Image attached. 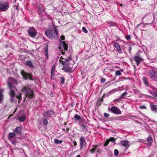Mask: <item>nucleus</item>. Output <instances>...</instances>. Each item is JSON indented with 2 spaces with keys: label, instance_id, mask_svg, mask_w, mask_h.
Returning <instances> with one entry per match:
<instances>
[{
  "label": "nucleus",
  "instance_id": "obj_1",
  "mask_svg": "<svg viewBox=\"0 0 157 157\" xmlns=\"http://www.w3.org/2000/svg\"><path fill=\"white\" fill-rule=\"evenodd\" d=\"M59 48L62 51V54L63 55V56L61 57L59 59L60 62L64 65L62 69L65 72H73L72 68L70 67L68 65L69 64L68 62L71 59V56H70L71 54H70L69 56L66 57L64 55L65 52H63V51H66L67 50L68 45L65 42H62L61 43L59 47Z\"/></svg>",
  "mask_w": 157,
  "mask_h": 157
},
{
  "label": "nucleus",
  "instance_id": "obj_2",
  "mask_svg": "<svg viewBox=\"0 0 157 157\" xmlns=\"http://www.w3.org/2000/svg\"><path fill=\"white\" fill-rule=\"evenodd\" d=\"M18 84V82L16 80L12 78H10L8 79L7 85L9 88L10 89V101L15 102L17 100V99H19L18 102L21 99V94L20 96L15 97V93L14 90L16 88L14 86L17 85Z\"/></svg>",
  "mask_w": 157,
  "mask_h": 157
},
{
  "label": "nucleus",
  "instance_id": "obj_3",
  "mask_svg": "<svg viewBox=\"0 0 157 157\" xmlns=\"http://www.w3.org/2000/svg\"><path fill=\"white\" fill-rule=\"evenodd\" d=\"M45 34L50 39H56L58 37L57 30L55 28L53 30H47Z\"/></svg>",
  "mask_w": 157,
  "mask_h": 157
},
{
  "label": "nucleus",
  "instance_id": "obj_4",
  "mask_svg": "<svg viewBox=\"0 0 157 157\" xmlns=\"http://www.w3.org/2000/svg\"><path fill=\"white\" fill-rule=\"evenodd\" d=\"M21 90L25 94L26 96H28L30 98H32L33 97L34 94L33 91L29 86L24 87Z\"/></svg>",
  "mask_w": 157,
  "mask_h": 157
},
{
  "label": "nucleus",
  "instance_id": "obj_5",
  "mask_svg": "<svg viewBox=\"0 0 157 157\" xmlns=\"http://www.w3.org/2000/svg\"><path fill=\"white\" fill-rule=\"evenodd\" d=\"M21 73L25 79H29L30 80H33V79L32 78L33 76L31 74L25 72L24 70L21 71Z\"/></svg>",
  "mask_w": 157,
  "mask_h": 157
},
{
  "label": "nucleus",
  "instance_id": "obj_6",
  "mask_svg": "<svg viewBox=\"0 0 157 157\" xmlns=\"http://www.w3.org/2000/svg\"><path fill=\"white\" fill-rule=\"evenodd\" d=\"M9 7V3L8 2L3 1L0 2V10L1 11H6Z\"/></svg>",
  "mask_w": 157,
  "mask_h": 157
},
{
  "label": "nucleus",
  "instance_id": "obj_7",
  "mask_svg": "<svg viewBox=\"0 0 157 157\" xmlns=\"http://www.w3.org/2000/svg\"><path fill=\"white\" fill-rule=\"evenodd\" d=\"M150 78L154 81H157V72L152 70L150 71L149 73Z\"/></svg>",
  "mask_w": 157,
  "mask_h": 157
},
{
  "label": "nucleus",
  "instance_id": "obj_8",
  "mask_svg": "<svg viewBox=\"0 0 157 157\" xmlns=\"http://www.w3.org/2000/svg\"><path fill=\"white\" fill-rule=\"evenodd\" d=\"M133 59L136 62L137 66H139L141 62L144 60L138 53H137L136 55L134 56Z\"/></svg>",
  "mask_w": 157,
  "mask_h": 157
},
{
  "label": "nucleus",
  "instance_id": "obj_9",
  "mask_svg": "<svg viewBox=\"0 0 157 157\" xmlns=\"http://www.w3.org/2000/svg\"><path fill=\"white\" fill-rule=\"evenodd\" d=\"M28 33L29 36L32 37H35L37 33L36 30L33 27H30L28 31Z\"/></svg>",
  "mask_w": 157,
  "mask_h": 157
},
{
  "label": "nucleus",
  "instance_id": "obj_10",
  "mask_svg": "<svg viewBox=\"0 0 157 157\" xmlns=\"http://www.w3.org/2000/svg\"><path fill=\"white\" fill-rule=\"evenodd\" d=\"M80 149L82 150L84 146L86 145V143L84 136H81L79 139Z\"/></svg>",
  "mask_w": 157,
  "mask_h": 157
},
{
  "label": "nucleus",
  "instance_id": "obj_11",
  "mask_svg": "<svg viewBox=\"0 0 157 157\" xmlns=\"http://www.w3.org/2000/svg\"><path fill=\"white\" fill-rule=\"evenodd\" d=\"M54 114V112L53 111L51 110H48L44 111L43 113L44 116L47 117H51L52 115Z\"/></svg>",
  "mask_w": 157,
  "mask_h": 157
},
{
  "label": "nucleus",
  "instance_id": "obj_12",
  "mask_svg": "<svg viewBox=\"0 0 157 157\" xmlns=\"http://www.w3.org/2000/svg\"><path fill=\"white\" fill-rule=\"evenodd\" d=\"M24 64L32 69L34 68V66L33 63L30 60H28L25 61Z\"/></svg>",
  "mask_w": 157,
  "mask_h": 157
},
{
  "label": "nucleus",
  "instance_id": "obj_13",
  "mask_svg": "<svg viewBox=\"0 0 157 157\" xmlns=\"http://www.w3.org/2000/svg\"><path fill=\"white\" fill-rule=\"evenodd\" d=\"M111 110L113 113L116 114H120L121 113V111L120 109L116 106L112 107Z\"/></svg>",
  "mask_w": 157,
  "mask_h": 157
},
{
  "label": "nucleus",
  "instance_id": "obj_14",
  "mask_svg": "<svg viewBox=\"0 0 157 157\" xmlns=\"http://www.w3.org/2000/svg\"><path fill=\"white\" fill-rule=\"evenodd\" d=\"M114 47L116 48V50L119 53H122L123 52L120 45L117 43L115 42L114 43Z\"/></svg>",
  "mask_w": 157,
  "mask_h": 157
},
{
  "label": "nucleus",
  "instance_id": "obj_15",
  "mask_svg": "<svg viewBox=\"0 0 157 157\" xmlns=\"http://www.w3.org/2000/svg\"><path fill=\"white\" fill-rule=\"evenodd\" d=\"M130 142L127 140H121L120 141L121 144L128 149L129 146Z\"/></svg>",
  "mask_w": 157,
  "mask_h": 157
},
{
  "label": "nucleus",
  "instance_id": "obj_16",
  "mask_svg": "<svg viewBox=\"0 0 157 157\" xmlns=\"http://www.w3.org/2000/svg\"><path fill=\"white\" fill-rule=\"evenodd\" d=\"M4 89L3 88L0 89V104L3 101L4 96L2 94L4 92Z\"/></svg>",
  "mask_w": 157,
  "mask_h": 157
},
{
  "label": "nucleus",
  "instance_id": "obj_17",
  "mask_svg": "<svg viewBox=\"0 0 157 157\" xmlns=\"http://www.w3.org/2000/svg\"><path fill=\"white\" fill-rule=\"evenodd\" d=\"M18 135L21 133V127H17L14 131Z\"/></svg>",
  "mask_w": 157,
  "mask_h": 157
},
{
  "label": "nucleus",
  "instance_id": "obj_18",
  "mask_svg": "<svg viewBox=\"0 0 157 157\" xmlns=\"http://www.w3.org/2000/svg\"><path fill=\"white\" fill-rule=\"evenodd\" d=\"M150 108L151 110L155 113L157 112V105H151Z\"/></svg>",
  "mask_w": 157,
  "mask_h": 157
},
{
  "label": "nucleus",
  "instance_id": "obj_19",
  "mask_svg": "<svg viewBox=\"0 0 157 157\" xmlns=\"http://www.w3.org/2000/svg\"><path fill=\"white\" fill-rule=\"evenodd\" d=\"M74 118L75 119L76 121H78L80 120H81V121L84 122V121H85V120L84 119H82L81 118L80 116L77 114H75L74 116Z\"/></svg>",
  "mask_w": 157,
  "mask_h": 157
},
{
  "label": "nucleus",
  "instance_id": "obj_20",
  "mask_svg": "<svg viewBox=\"0 0 157 157\" xmlns=\"http://www.w3.org/2000/svg\"><path fill=\"white\" fill-rule=\"evenodd\" d=\"M26 119V116L25 115H23L19 117L18 118L19 121L20 122H24Z\"/></svg>",
  "mask_w": 157,
  "mask_h": 157
},
{
  "label": "nucleus",
  "instance_id": "obj_21",
  "mask_svg": "<svg viewBox=\"0 0 157 157\" xmlns=\"http://www.w3.org/2000/svg\"><path fill=\"white\" fill-rule=\"evenodd\" d=\"M56 66L54 64L52 67L51 71V75L52 77L54 76L55 75V71Z\"/></svg>",
  "mask_w": 157,
  "mask_h": 157
},
{
  "label": "nucleus",
  "instance_id": "obj_22",
  "mask_svg": "<svg viewBox=\"0 0 157 157\" xmlns=\"http://www.w3.org/2000/svg\"><path fill=\"white\" fill-rule=\"evenodd\" d=\"M107 24L109 25L110 26H117V24L113 22L108 21L107 22Z\"/></svg>",
  "mask_w": 157,
  "mask_h": 157
},
{
  "label": "nucleus",
  "instance_id": "obj_23",
  "mask_svg": "<svg viewBox=\"0 0 157 157\" xmlns=\"http://www.w3.org/2000/svg\"><path fill=\"white\" fill-rule=\"evenodd\" d=\"M44 52L45 53V58L46 59H47L48 57V48L47 47L46 48Z\"/></svg>",
  "mask_w": 157,
  "mask_h": 157
},
{
  "label": "nucleus",
  "instance_id": "obj_24",
  "mask_svg": "<svg viewBox=\"0 0 157 157\" xmlns=\"http://www.w3.org/2000/svg\"><path fill=\"white\" fill-rule=\"evenodd\" d=\"M147 142L150 144H151L153 142L152 138L150 136H149V137L147 138Z\"/></svg>",
  "mask_w": 157,
  "mask_h": 157
},
{
  "label": "nucleus",
  "instance_id": "obj_25",
  "mask_svg": "<svg viewBox=\"0 0 157 157\" xmlns=\"http://www.w3.org/2000/svg\"><path fill=\"white\" fill-rule=\"evenodd\" d=\"M133 91L134 94H139L140 93V91L138 89H133Z\"/></svg>",
  "mask_w": 157,
  "mask_h": 157
},
{
  "label": "nucleus",
  "instance_id": "obj_26",
  "mask_svg": "<svg viewBox=\"0 0 157 157\" xmlns=\"http://www.w3.org/2000/svg\"><path fill=\"white\" fill-rule=\"evenodd\" d=\"M54 142L56 144H61L63 142L62 140H59L58 139H55L54 140Z\"/></svg>",
  "mask_w": 157,
  "mask_h": 157
},
{
  "label": "nucleus",
  "instance_id": "obj_27",
  "mask_svg": "<svg viewBox=\"0 0 157 157\" xmlns=\"http://www.w3.org/2000/svg\"><path fill=\"white\" fill-rule=\"evenodd\" d=\"M143 80L145 84L147 86H148L149 83L147 81V78L144 77L143 78Z\"/></svg>",
  "mask_w": 157,
  "mask_h": 157
},
{
  "label": "nucleus",
  "instance_id": "obj_28",
  "mask_svg": "<svg viewBox=\"0 0 157 157\" xmlns=\"http://www.w3.org/2000/svg\"><path fill=\"white\" fill-rule=\"evenodd\" d=\"M80 125L82 128L83 130V131L86 129V126L84 124H80Z\"/></svg>",
  "mask_w": 157,
  "mask_h": 157
},
{
  "label": "nucleus",
  "instance_id": "obj_29",
  "mask_svg": "<svg viewBox=\"0 0 157 157\" xmlns=\"http://www.w3.org/2000/svg\"><path fill=\"white\" fill-rule=\"evenodd\" d=\"M128 94V92H126V91H125L124 92L122 93L121 94L120 98H124V97L126 96Z\"/></svg>",
  "mask_w": 157,
  "mask_h": 157
},
{
  "label": "nucleus",
  "instance_id": "obj_30",
  "mask_svg": "<svg viewBox=\"0 0 157 157\" xmlns=\"http://www.w3.org/2000/svg\"><path fill=\"white\" fill-rule=\"evenodd\" d=\"M15 134L13 132H10L9 134V137L10 138H13L15 136Z\"/></svg>",
  "mask_w": 157,
  "mask_h": 157
},
{
  "label": "nucleus",
  "instance_id": "obj_31",
  "mask_svg": "<svg viewBox=\"0 0 157 157\" xmlns=\"http://www.w3.org/2000/svg\"><path fill=\"white\" fill-rule=\"evenodd\" d=\"M43 124L45 125H47L48 124V121L47 119L45 118L43 121Z\"/></svg>",
  "mask_w": 157,
  "mask_h": 157
},
{
  "label": "nucleus",
  "instance_id": "obj_32",
  "mask_svg": "<svg viewBox=\"0 0 157 157\" xmlns=\"http://www.w3.org/2000/svg\"><path fill=\"white\" fill-rule=\"evenodd\" d=\"M60 78L61 79V84H63L64 83V81L65 80V79L63 77H60Z\"/></svg>",
  "mask_w": 157,
  "mask_h": 157
},
{
  "label": "nucleus",
  "instance_id": "obj_33",
  "mask_svg": "<svg viewBox=\"0 0 157 157\" xmlns=\"http://www.w3.org/2000/svg\"><path fill=\"white\" fill-rule=\"evenodd\" d=\"M116 75H117L120 76L121 75V71L119 70L117 71L115 73Z\"/></svg>",
  "mask_w": 157,
  "mask_h": 157
},
{
  "label": "nucleus",
  "instance_id": "obj_34",
  "mask_svg": "<svg viewBox=\"0 0 157 157\" xmlns=\"http://www.w3.org/2000/svg\"><path fill=\"white\" fill-rule=\"evenodd\" d=\"M82 31L86 33H88L87 30L86 29V28L84 27H82Z\"/></svg>",
  "mask_w": 157,
  "mask_h": 157
},
{
  "label": "nucleus",
  "instance_id": "obj_35",
  "mask_svg": "<svg viewBox=\"0 0 157 157\" xmlns=\"http://www.w3.org/2000/svg\"><path fill=\"white\" fill-rule=\"evenodd\" d=\"M96 149V147H94L90 150V152L91 153H94Z\"/></svg>",
  "mask_w": 157,
  "mask_h": 157
},
{
  "label": "nucleus",
  "instance_id": "obj_36",
  "mask_svg": "<svg viewBox=\"0 0 157 157\" xmlns=\"http://www.w3.org/2000/svg\"><path fill=\"white\" fill-rule=\"evenodd\" d=\"M114 153L115 155L117 156L119 154L118 151L117 149H115L114 150Z\"/></svg>",
  "mask_w": 157,
  "mask_h": 157
},
{
  "label": "nucleus",
  "instance_id": "obj_37",
  "mask_svg": "<svg viewBox=\"0 0 157 157\" xmlns=\"http://www.w3.org/2000/svg\"><path fill=\"white\" fill-rule=\"evenodd\" d=\"M149 92L151 94V95L154 97H156V96L157 94V93L152 92L151 91H149Z\"/></svg>",
  "mask_w": 157,
  "mask_h": 157
},
{
  "label": "nucleus",
  "instance_id": "obj_38",
  "mask_svg": "<svg viewBox=\"0 0 157 157\" xmlns=\"http://www.w3.org/2000/svg\"><path fill=\"white\" fill-rule=\"evenodd\" d=\"M109 141L112 142L113 143L115 142V139L113 137H111L109 139Z\"/></svg>",
  "mask_w": 157,
  "mask_h": 157
},
{
  "label": "nucleus",
  "instance_id": "obj_39",
  "mask_svg": "<svg viewBox=\"0 0 157 157\" xmlns=\"http://www.w3.org/2000/svg\"><path fill=\"white\" fill-rule=\"evenodd\" d=\"M109 140H107L105 142V144H104V146H106L109 143Z\"/></svg>",
  "mask_w": 157,
  "mask_h": 157
},
{
  "label": "nucleus",
  "instance_id": "obj_40",
  "mask_svg": "<svg viewBox=\"0 0 157 157\" xmlns=\"http://www.w3.org/2000/svg\"><path fill=\"white\" fill-rule=\"evenodd\" d=\"M104 116L106 118H107L109 116V114L105 113H104Z\"/></svg>",
  "mask_w": 157,
  "mask_h": 157
},
{
  "label": "nucleus",
  "instance_id": "obj_41",
  "mask_svg": "<svg viewBox=\"0 0 157 157\" xmlns=\"http://www.w3.org/2000/svg\"><path fill=\"white\" fill-rule=\"evenodd\" d=\"M125 38L127 40H129L131 39L130 36L129 35L125 36Z\"/></svg>",
  "mask_w": 157,
  "mask_h": 157
},
{
  "label": "nucleus",
  "instance_id": "obj_42",
  "mask_svg": "<svg viewBox=\"0 0 157 157\" xmlns=\"http://www.w3.org/2000/svg\"><path fill=\"white\" fill-rule=\"evenodd\" d=\"M106 81V79L105 78H102L101 80V82L102 83H104Z\"/></svg>",
  "mask_w": 157,
  "mask_h": 157
},
{
  "label": "nucleus",
  "instance_id": "obj_43",
  "mask_svg": "<svg viewBox=\"0 0 157 157\" xmlns=\"http://www.w3.org/2000/svg\"><path fill=\"white\" fill-rule=\"evenodd\" d=\"M132 49V47L131 46H129L128 48V51L130 54L131 53V50Z\"/></svg>",
  "mask_w": 157,
  "mask_h": 157
},
{
  "label": "nucleus",
  "instance_id": "obj_44",
  "mask_svg": "<svg viewBox=\"0 0 157 157\" xmlns=\"http://www.w3.org/2000/svg\"><path fill=\"white\" fill-rule=\"evenodd\" d=\"M140 107L141 109H146V107L144 105L140 106Z\"/></svg>",
  "mask_w": 157,
  "mask_h": 157
},
{
  "label": "nucleus",
  "instance_id": "obj_45",
  "mask_svg": "<svg viewBox=\"0 0 157 157\" xmlns=\"http://www.w3.org/2000/svg\"><path fill=\"white\" fill-rule=\"evenodd\" d=\"M72 143L75 146L77 145V143L76 141H73L72 142Z\"/></svg>",
  "mask_w": 157,
  "mask_h": 157
},
{
  "label": "nucleus",
  "instance_id": "obj_46",
  "mask_svg": "<svg viewBox=\"0 0 157 157\" xmlns=\"http://www.w3.org/2000/svg\"><path fill=\"white\" fill-rule=\"evenodd\" d=\"M12 143L13 144L15 145L17 143V142L16 141H12Z\"/></svg>",
  "mask_w": 157,
  "mask_h": 157
},
{
  "label": "nucleus",
  "instance_id": "obj_47",
  "mask_svg": "<svg viewBox=\"0 0 157 157\" xmlns=\"http://www.w3.org/2000/svg\"><path fill=\"white\" fill-rule=\"evenodd\" d=\"M60 37H61V39L62 40H64L65 38V36H63V35L61 36Z\"/></svg>",
  "mask_w": 157,
  "mask_h": 157
},
{
  "label": "nucleus",
  "instance_id": "obj_48",
  "mask_svg": "<svg viewBox=\"0 0 157 157\" xmlns=\"http://www.w3.org/2000/svg\"><path fill=\"white\" fill-rule=\"evenodd\" d=\"M13 115V114H10L9 116V117H8V119H9L10 117H11Z\"/></svg>",
  "mask_w": 157,
  "mask_h": 157
},
{
  "label": "nucleus",
  "instance_id": "obj_49",
  "mask_svg": "<svg viewBox=\"0 0 157 157\" xmlns=\"http://www.w3.org/2000/svg\"><path fill=\"white\" fill-rule=\"evenodd\" d=\"M13 115V114H10L9 116V117H8V119H9L10 117H11Z\"/></svg>",
  "mask_w": 157,
  "mask_h": 157
},
{
  "label": "nucleus",
  "instance_id": "obj_50",
  "mask_svg": "<svg viewBox=\"0 0 157 157\" xmlns=\"http://www.w3.org/2000/svg\"><path fill=\"white\" fill-rule=\"evenodd\" d=\"M42 14V11H39V14L40 15Z\"/></svg>",
  "mask_w": 157,
  "mask_h": 157
},
{
  "label": "nucleus",
  "instance_id": "obj_51",
  "mask_svg": "<svg viewBox=\"0 0 157 157\" xmlns=\"http://www.w3.org/2000/svg\"><path fill=\"white\" fill-rule=\"evenodd\" d=\"M125 116H124L123 117V118L122 119H121V120H125Z\"/></svg>",
  "mask_w": 157,
  "mask_h": 157
},
{
  "label": "nucleus",
  "instance_id": "obj_52",
  "mask_svg": "<svg viewBox=\"0 0 157 157\" xmlns=\"http://www.w3.org/2000/svg\"><path fill=\"white\" fill-rule=\"evenodd\" d=\"M17 108H16L15 109V110H14V113H15V112H16L17 110Z\"/></svg>",
  "mask_w": 157,
  "mask_h": 157
},
{
  "label": "nucleus",
  "instance_id": "obj_53",
  "mask_svg": "<svg viewBox=\"0 0 157 157\" xmlns=\"http://www.w3.org/2000/svg\"><path fill=\"white\" fill-rule=\"evenodd\" d=\"M130 79V78H125L124 79L125 80V79Z\"/></svg>",
  "mask_w": 157,
  "mask_h": 157
},
{
  "label": "nucleus",
  "instance_id": "obj_54",
  "mask_svg": "<svg viewBox=\"0 0 157 157\" xmlns=\"http://www.w3.org/2000/svg\"><path fill=\"white\" fill-rule=\"evenodd\" d=\"M76 157H81V156L80 155H78Z\"/></svg>",
  "mask_w": 157,
  "mask_h": 157
},
{
  "label": "nucleus",
  "instance_id": "obj_55",
  "mask_svg": "<svg viewBox=\"0 0 157 157\" xmlns=\"http://www.w3.org/2000/svg\"><path fill=\"white\" fill-rule=\"evenodd\" d=\"M16 9L18 10V7L17 6H16Z\"/></svg>",
  "mask_w": 157,
  "mask_h": 157
},
{
  "label": "nucleus",
  "instance_id": "obj_56",
  "mask_svg": "<svg viewBox=\"0 0 157 157\" xmlns=\"http://www.w3.org/2000/svg\"><path fill=\"white\" fill-rule=\"evenodd\" d=\"M122 5H123V4H120V6H122Z\"/></svg>",
  "mask_w": 157,
  "mask_h": 157
},
{
  "label": "nucleus",
  "instance_id": "obj_57",
  "mask_svg": "<svg viewBox=\"0 0 157 157\" xmlns=\"http://www.w3.org/2000/svg\"><path fill=\"white\" fill-rule=\"evenodd\" d=\"M121 71H122V72H123V70H122V69H121Z\"/></svg>",
  "mask_w": 157,
  "mask_h": 157
},
{
  "label": "nucleus",
  "instance_id": "obj_58",
  "mask_svg": "<svg viewBox=\"0 0 157 157\" xmlns=\"http://www.w3.org/2000/svg\"><path fill=\"white\" fill-rule=\"evenodd\" d=\"M156 97H157V93L156 95Z\"/></svg>",
  "mask_w": 157,
  "mask_h": 157
},
{
  "label": "nucleus",
  "instance_id": "obj_59",
  "mask_svg": "<svg viewBox=\"0 0 157 157\" xmlns=\"http://www.w3.org/2000/svg\"><path fill=\"white\" fill-rule=\"evenodd\" d=\"M132 1H133L134 0H131Z\"/></svg>",
  "mask_w": 157,
  "mask_h": 157
},
{
  "label": "nucleus",
  "instance_id": "obj_60",
  "mask_svg": "<svg viewBox=\"0 0 157 157\" xmlns=\"http://www.w3.org/2000/svg\"><path fill=\"white\" fill-rule=\"evenodd\" d=\"M143 0H140V1H142Z\"/></svg>",
  "mask_w": 157,
  "mask_h": 157
}]
</instances>
